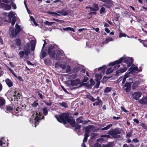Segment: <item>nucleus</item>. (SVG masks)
<instances>
[{
    "mask_svg": "<svg viewBox=\"0 0 147 147\" xmlns=\"http://www.w3.org/2000/svg\"><path fill=\"white\" fill-rule=\"evenodd\" d=\"M15 44L17 45L20 46L21 44V40L19 38L16 39L14 42Z\"/></svg>",
    "mask_w": 147,
    "mask_h": 147,
    "instance_id": "7c9ffc66",
    "label": "nucleus"
},
{
    "mask_svg": "<svg viewBox=\"0 0 147 147\" xmlns=\"http://www.w3.org/2000/svg\"><path fill=\"white\" fill-rule=\"evenodd\" d=\"M0 7L5 10H9L11 9V7L10 5L1 3H0Z\"/></svg>",
    "mask_w": 147,
    "mask_h": 147,
    "instance_id": "ddd939ff",
    "label": "nucleus"
},
{
    "mask_svg": "<svg viewBox=\"0 0 147 147\" xmlns=\"http://www.w3.org/2000/svg\"><path fill=\"white\" fill-rule=\"evenodd\" d=\"M82 117H80L78 118L76 120V121L77 123H82L83 124H85L87 123L85 121H83L82 119Z\"/></svg>",
    "mask_w": 147,
    "mask_h": 147,
    "instance_id": "4be33fe9",
    "label": "nucleus"
},
{
    "mask_svg": "<svg viewBox=\"0 0 147 147\" xmlns=\"http://www.w3.org/2000/svg\"><path fill=\"white\" fill-rule=\"evenodd\" d=\"M67 14V12L65 10L63 9L61 11V15L65 16Z\"/></svg>",
    "mask_w": 147,
    "mask_h": 147,
    "instance_id": "a18cd8bd",
    "label": "nucleus"
},
{
    "mask_svg": "<svg viewBox=\"0 0 147 147\" xmlns=\"http://www.w3.org/2000/svg\"><path fill=\"white\" fill-rule=\"evenodd\" d=\"M38 100L34 101L32 105V106L34 107H37V106H38Z\"/></svg>",
    "mask_w": 147,
    "mask_h": 147,
    "instance_id": "58836bf2",
    "label": "nucleus"
},
{
    "mask_svg": "<svg viewBox=\"0 0 147 147\" xmlns=\"http://www.w3.org/2000/svg\"><path fill=\"white\" fill-rule=\"evenodd\" d=\"M142 69L140 68L138 70V68L137 67L135 66H132L129 69V72L128 73H126L123 76H121L119 78L118 81L120 82L122 81V84H123L125 82L126 79L127 78L130 77L129 74L131 72H139L140 71H142Z\"/></svg>",
    "mask_w": 147,
    "mask_h": 147,
    "instance_id": "20e7f679",
    "label": "nucleus"
},
{
    "mask_svg": "<svg viewBox=\"0 0 147 147\" xmlns=\"http://www.w3.org/2000/svg\"><path fill=\"white\" fill-rule=\"evenodd\" d=\"M112 124H110L106 127L101 129L102 130H106L109 129L111 127H112Z\"/></svg>",
    "mask_w": 147,
    "mask_h": 147,
    "instance_id": "4c0bfd02",
    "label": "nucleus"
},
{
    "mask_svg": "<svg viewBox=\"0 0 147 147\" xmlns=\"http://www.w3.org/2000/svg\"><path fill=\"white\" fill-rule=\"evenodd\" d=\"M44 117L42 114L39 111L33 112L30 118V122L32 123H34L36 127L37 125L38 124V122L40 120Z\"/></svg>",
    "mask_w": 147,
    "mask_h": 147,
    "instance_id": "7ed1b4c3",
    "label": "nucleus"
},
{
    "mask_svg": "<svg viewBox=\"0 0 147 147\" xmlns=\"http://www.w3.org/2000/svg\"><path fill=\"white\" fill-rule=\"evenodd\" d=\"M8 70H9L11 73L16 78H17L18 76L14 72V71L9 67H8L7 68Z\"/></svg>",
    "mask_w": 147,
    "mask_h": 147,
    "instance_id": "a19ab883",
    "label": "nucleus"
},
{
    "mask_svg": "<svg viewBox=\"0 0 147 147\" xmlns=\"http://www.w3.org/2000/svg\"><path fill=\"white\" fill-rule=\"evenodd\" d=\"M5 111L7 113H9L11 112V111L13 110V108L10 105L6 106L5 108Z\"/></svg>",
    "mask_w": 147,
    "mask_h": 147,
    "instance_id": "dca6fc26",
    "label": "nucleus"
},
{
    "mask_svg": "<svg viewBox=\"0 0 147 147\" xmlns=\"http://www.w3.org/2000/svg\"><path fill=\"white\" fill-rule=\"evenodd\" d=\"M107 67L105 65H104L101 67L98 68V70L99 71L101 70L100 71L101 72V73L103 74Z\"/></svg>",
    "mask_w": 147,
    "mask_h": 147,
    "instance_id": "5701e85b",
    "label": "nucleus"
},
{
    "mask_svg": "<svg viewBox=\"0 0 147 147\" xmlns=\"http://www.w3.org/2000/svg\"><path fill=\"white\" fill-rule=\"evenodd\" d=\"M94 147H100L101 145L98 143H96L94 144Z\"/></svg>",
    "mask_w": 147,
    "mask_h": 147,
    "instance_id": "13d9d810",
    "label": "nucleus"
},
{
    "mask_svg": "<svg viewBox=\"0 0 147 147\" xmlns=\"http://www.w3.org/2000/svg\"><path fill=\"white\" fill-rule=\"evenodd\" d=\"M111 90V89L109 87H106L104 90V92L105 93H108Z\"/></svg>",
    "mask_w": 147,
    "mask_h": 147,
    "instance_id": "c03bdc74",
    "label": "nucleus"
},
{
    "mask_svg": "<svg viewBox=\"0 0 147 147\" xmlns=\"http://www.w3.org/2000/svg\"><path fill=\"white\" fill-rule=\"evenodd\" d=\"M10 32H9V34L12 37H13L15 36L18 34V33L16 32L15 31H14L13 29L12 28H11L10 29Z\"/></svg>",
    "mask_w": 147,
    "mask_h": 147,
    "instance_id": "f3484780",
    "label": "nucleus"
},
{
    "mask_svg": "<svg viewBox=\"0 0 147 147\" xmlns=\"http://www.w3.org/2000/svg\"><path fill=\"white\" fill-rule=\"evenodd\" d=\"M102 77V74L100 73H98L96 75V78L98 80H100L101 79Z\"/></svg>",
    "mask_w": 147,
    "mask_h": 147,
    "instance_id": "f704fd0d",
    "label": "nucleus"
},
{
    "mask_svg": "<svg viewBox=\"0 0 147 147\" xmlns=\"http://www.w3.org/2000/svg\"><path fill=\"white\" fill-rule=\"evenodd\" d=\"M121 61H119V60L116 61L114 62L110 63L109 64V65L110 66H113L114 65V69H113L114 70L116 69H118L119 67V63H121Z\"/></svg>",
    "mask_w": 147,
    "mask_h": 147,
    "instance_id": "1a4fd4ad",
    "label": "nucleus"
},
{
    "mask_svg": "<svg viewBox=\"0 0 147 147\" xmlns=\"http://www.w3.org/2000/svg\"><path fill=\"white\" fill-rule=\"evenodd\" d=\"M76 75L75 74L69 75L67 77V78L68 79V81H71L73 80L76 79Z\"/></svg>",
    "mask_w": 147,
    "mask_h": 147,
    "instance_id": "2eb2a0df",
    "label": "nucleus"
},
{
    "mask_svg": "<svg viewBox=\"0 0 147 147\" xmlns=\"http://www.w3.org/2000/svg\"><path fill=\"white\" fill-rule=\"evenodd\" d=\"M139 102L141 104H147V96L143 97L139 100Z\"/></svg>",
    "mask_w": 147,
    "mask_h": 147,
    "instance_id": "aec40b11",
    "label": "nucleus"
},
{
    "mask_svg": "<svg viewBox=\"0 0 147 147\" xmlns=\"http://www.w3.org/2000/svg\"><path fill=\"white\" fill-rule=\"evenodd\" d=\"M11 5L14 9H16V5L13 3H12Z\"/></svg>",
    "mask_w": 147,
    "mask_h": 147,
    "instance_id": "bf43d9fd",
    "label": "nucleus"
},
{
    "mask_svg": "<svg viewBox=\"0 0 147 147\" xmlns=\"http://www.w3.org/2000/svg\"><path fill=\"white\" fill-rule=\"evenodd\" d=\"M96 100L93 103V105L94 106H101L103 102L100 99L99 97H97L96 99H95Z\"/></svg>",
    "mask_w": 147,
    "mask_h": 147,
    "instance_id": "f8f14e48",
    "label": "nucleus"
},
{
    "mask_svg": "<svg viewBox=\"0 0 147 147\" xmlns=\"http://www.w3.org/2000/svg\"><path fill=\"white\" fill-rule=\"evenodd\" d=\"M104 139L102 138H100L99 139H98L97 140V141L100 143H101L104 140Z\"/></svg>",
    "mask_w": 147,
    "mask_h": 147,
    "instance_id": "3c124183",
    "label": "nucleus"
},
{
    "mask_svg": "<svg viewBox=\"0 0 147 147\" xmlns=\"http://www.w3.org/2000/svg\"><path fill=\"white\" fill-rule=\"evenodd\" d=\"M60 105L62 107H64L65 108H67L68 107V105L65 102H63L62 103H60Z\"/></svg>",
    "mask_w": 147,
    "mask_h": 147,
    "instance_id": "49530a36",
    "label": "nucleus"
},
{
    "mask_svg": "<svg viewBox=\"0 0 147 147\" xmlns=\"http://www.w3.org/2000/svg\"><path fill=\"white\" fill-rule=\"evenodd\" d=\"M113 119H114L118 120L120 119V117H116L115 116H113Z\"/></svg>",
    "mask_w": 147,
    "mask_h": 147,
    "instance_id": "338daca9",
    "label": "nucleus"
},
{
    "mask_svg": "<svg viewBox=\"0 0 147 147\" xmlns=\"http://www.w3.org/2000/svg\"><path fill=\"white\" fill-rule=\"evenodd\" d=\"M86 96V97L88 98L92 102H94L95 101V100H96L95 99V98H94L93 97H92V96H91L90 94L87 95Z\"/></svg>",
    "mask_w": 147,
    "mask_h": 147,
    "instance_id": "2f4dec72",
    "label": "nucleus"
},
{
    "mask_svg": "<svg viewBox=\"0 0 147 147\" xmlns=\"http://www.w3.org/2000/svg\"><path fill=\"white\" fill-rule=\"evenodd\" d=\"M14 111L16 113H17L19 112L21 110L20 108L18 107L17 108L14 109Z\"/></svg>",
    "mask_w": 147,
    "mask_h": 147,
    "instance_id": "8fccbe9b",
    "label": "nucleus"
},
{
    "mask_svg": "<svg viewBox=\"0 0 147 147\" xmlns=\"http://www.w3.org/2000/svg\"><path fill=\"white\" fill-rule=\"evenodd\" d=\"M140 84L139 81H136L134 82L132 86V88L133 89H134L137 86Z\"/></svg>",
    "mask_w": 147,
    "mask_h": 147,
    "instance_id": "393cba45",
    "label": "nucleus"
},
{
    "mask_svg": "<svg viewBox=\"0 0 147 147\" xmlns=\"http://www.w3.org/2000/svg\"><path fill=\"white\" fill-rule=\"evenodd\" d=\"M134 121L135 122H136V123H139V121L137 119H134Z\"/></svg>",
    "mask_w": 147,
    "mask_h": 147,
    "instance_id": "774afa93",
    "label": "nucleus"
},
{
    "mask_svg": "<svg viewBox=\"0 0 147 147\" xmlns=\"http://www.w3.org/2000/svg\"><path fill=\"white\" fill-rule=\"evenodd\" d=\"M90 83L93 86L94 85L95 83L94 82V81L93 80V79H92L91 78L90 79Z\"/></svg>",
    "mask_w": 147,
    "mask_h": 147,
    "instance_id": "4d7b16f0",
    "label": "nucleus"
},
{
    "mask_svg": "<svg viewBox=\"0 0 147 147\" xmlns=\"http://www.w3.org/2000/svg\"><path fill=\"white\" fill-rule=\"evenodd\" d=\"M93 7L95 9V11H97L99 9L98 7V4H97L94 3L93 5Z\"/></svg>",
    "mask_w": 147,
    "mask_h": 147,
    "instance_id": "c9c22d12",
    "label": "nucleus"
},
{
    "mask_svg": "<svg viewBox=\"0 0 147 147\" xmlns=\"http://www.w3.org/2000/svg\"><path fill=\"white\" fill-rule=\"evenodd\" d=\"M133 80L131 78H129L128 79V82L126 83H129L130 84V85L131 86V84L133 82Z\"/></svg>",
    "mask_w": 147,
    "mask_h": 147,
    "instance_id": "603ef678",
    "label": "nucleus"
},
{
    "mask_svg": "<svg viewBox=\"0 0 147 147\" xmlns=\"http://www.w3.org/2000/svg\"><path fill=\"white\" fill-rule=\"evenodd\" d=\"M121 110H122V111H123L125 113L127 112V111L123 107H121Z\"/></svg>",
    "mask_w": 147,
    "mask_h": 147,
    "instance_id": "e2e57ef3",
    "label": "nucleus"
},
{
    "mask_svg": "<svg viewBox=\"0 0 147 147\" xmlns=\"http://www.w3.org/2000/svg\"><path fill=\"white\" fill-rule=\"evenodd\" d=\"M48 13L49 14L51 15L52 16H60L61 15L60 14H58L55 12L52 11H48Z\"/></svg>",
    "mask_w": 147,
    "mask_h": 147,
    "instance_id": "e433bc0d",
    "label": "nucleus"
},
{
    "mask_svg": "<svg viewBox=\"0 0 147 147\" xmlns=\"http://www.w3.org/2000/svg\"><path fill=\"white\" fill-rule=\"evenodd\" d=\"M113 39L112 38H107L104 41L103 43L107 44L110 41H113Z\"/></svg>",
    "mask_w": 147,
    "mask_h": 147,
    "instance_id": "72a5a7b5",
    "label": "nucleus"
},
{
    "mask_svg": "<svg viewBox=\"0 0 147 147\" xmlns=\"http://www.w3.org/2000/svg\"><path fill=\"white\" fill-rule=\"evenodd\" d=\"M14 16L13 13L12 11H10L8 15V17L9 19V22H10L11 18Z\"/></svg>",
    "mask_w": 147,
    "mask_h": 147,
    "instance_id": "cd10ccee",
    "label": "nucleus"
},
{
    "mask_svg": "<svg viewBox=\"0 0 147 147\" xmlns=\"http://www.w3.org/2000/svg\"><path fill=\"white\" fill-rule=\"evenodd\" d=\"M105 8H104L103 7H102L100 9V14L102 13H103L105 11Z\"/></svg>",
    "mask_w": 147,
    "mask_h": 147,
    "instance_id": "864d4df0",
    "label": "nucleus"
},
{
    "mask_svg": "<svg viewBox=\"0 0 147 147\" xmlns=\"http://www.w3.org/2000/svg\"><path fill=\"white\" fill-rule=\"evenodd\" d=\"M6 84L9 87H11L13 85L12 81L10 80L7 78L5 80Z\"/></svg>",
    "mask_w": 147,
    "mask_h": 147,
    "instance_id": "6ab92c4d",
    "label": "nucleus"
},
{
    "mask_svg": "<svg viewBox=\"0 0 147 147\" xmlns=\"http://www.w3.org/2000/svg\"><path fill=\"white\" fill-rule=\"evenodd\" d=\"M5 141L3 138H1L0 140V146H2V147H5Z\"/></svg>",
    "mask_w": 147,
    "mask_h": 147,
    "instance_id": "a878e982",
    "label": "nucleus"
},
{
    "mask_svg": "<svg viewBox=\"0 0 147 147\" xmlns=\"http://www.w3.org/2000/svg\"><path fill=\"white\" fill-rule=\"evenodd\" d=\"M119 61L126 63L127 66L129 67L133 63V59L130 57H123L119 59Z\"/></svg>",
    "mask_w": 147,
    "mask_h": 147,
    "instance_id": "423d86ee",
    "label": "nucleus"
},
{
    "mask_svg": "<svg viewBox=\"0 0 147 147\" xmlns=\"http://www.w3.org/2000/svg\"><path fill=\"white\" fill-rule=\"evenodd\" d=\"M80 70L79 68L77 66L75 67L73 69V71L74 72H76L79 71Z\"/></svg>",
    "mask_w": 147,
    "mask_h": 147,
    "instance_id": "de8ad7c7",
    "label": "nucleus"
},
{
    "mask_svg": "<svg viewBox=\"0 0 147 147\" xmlns=\"http://www.w3.org/2000/svg\"><path fill=\"white\" fill-rule=\"evenodd\" d=\"M43 113L45 115H47L48 114V111L47 108L46 107H44L43 109Z\"/></svg>",
    "mask_w": 147,
    "mask_h": 147,
    "instance_id": "37998d69",
    "label": "nucleus"
},
{
    "mask_svg": "<svg viewBox=\"0 0 147 147\" xmlns=\"http://www.w3.org/2000/svg\"><path fill=\"white\" fill-rule=\"evenodd\" d=\"M60 66L63 69H65L66 67V65L64 64H61L60 65Z\"/></svg>",
    "mask_w": 147,
    "mask_h": 147,
    "instance_id": "5fc2aeb1",
    "label": "nucleus"
},
{
    "mask_svg": "<svg viewBox=\"0 0 147 147\" xmlns=\"http://www.w3.org/2000/svg\"><path fill=\"white\" fill-rule=\"evenodd\" d=\"M126 35L125 34L123 33H120L119 34V37L121 38L123 37H126Z\"/></svg>",
    "mask_w": 147,
    "mask_h": 147,
    "instance_id": "6e6d98bb",
    "label": "nucleus"
},
{
    "mask_svg": "<svg viewBox=\"0 0 147 147\" xmlns=\"http://www.w3.org/2000/svg\"><path fill=\"white\" fill-rule=\"evenodd\" d=\"M44 102L47 105L50 106L51 105V102H48L45 101H44Z\"/></svg>",
    "mask_w": 147,
    "mask_h": 147,
    "instance_id": "680f3d73",
    "label": "nucleus"
},
{
    "mask_svg": "<svg viewBox=\"0 0 147 147\" xmlns=\"http://www.w3.org/2000/svg\"><path fill=\"white\" fill-rule=\"evenodd\" d=\"M43 40L44 41V43L43 45V47L42 48V49L41 53V55H42V57L43 58L45 57L46 55V52H43L42 50V49L44 48V47L45 45L46 42L45 40Z\"/></svg>",
    "mask_w": 147,
    "mask_h": 147,
    "instance_id": "b1692460",
    "label": "nucleus"
},
{
    "mask_svg": "<svg viewBox=\"0 0 147 147\" xmlns=\"http://www.w3.org/2000/svg\"><path fill=\"white\" fill-rule=\"evenodd\" d=\"M5 103V101L4 99L2 97H0V107L3 106Z\"/></svg>",
    "mask_w": 147,
    "mask_h": 147,
    "instance_id": "c756f323",
    "label": "nucleus"
},
{
    "mask_svg": "<svg viewBox=\"0 0 147 147\" xmlns=\"http://www.w3.org/2000/svg\"><path fill=\"white\" fill-rule=\"evenodd\" d=\"M127 69V68L126 67H124L123 68H120L119 69L116 71V74L117 75H119L120 74L125 72Z\"/></svg>",
    "mask_w": 147,
    "mask_h": 147,
    "instance_id": "4468645a",
    "label": "nucleus"
},
{
    "mask_svg": "<svg viewBox=\"0 0 147 147\" xmlns=\"http://www.w3.org/2000/svg\"><path fill=\"white\" fill-rule=\"evenodd\" d=\"M123 88L125 90V91L127 92H128L131 90V85L129 83H126Z\"/></svg>",
    "mask_w": 147,
    "mask_h": 147,
    "instance_id": "a211bd4d",
    "label": "nucleus"
},
{
    "mask_svg": "<svg viewBox=\"0 0 147 147\" xmlns=\"http://www.w3.org/2000/svg\"><path fill=\"white\" fill-rule=\"evenodd\" d=\"M68 30L72 31L73 32H74L75 31L74 30L73 28L70 27H69Z\"/></svg>",
    "mask_w": 147,
    "mask_h": 147,
    "instance_id": "0e129e2a",
    "label": "nucleus"
},
{
    "mask_svg": "<svg viewBox=\"0 0 147 147\" xmlns=\"http://www.w3.org/2000/svg\"><path fill=\"white\" fill-rule=\"evenodd\" d=\"M105 30L107 33H109L110 32V30L107 28H105Z\"/></svg>",
    "mask_w": 147,
    "mask_h": 147,
    "instance_id": "69168bd1",
    "label": "nucleus"
},
{
    "mask_svg": "<svg viewBox=\"0 0 147 147\" xmlns=\"http://www.w3.org/2000/svg\"><path fill=\"white\" fill-rule=\"evenodd\" d=\"M48 53L52 57V59L57 60L61 59L62 57L63 56L64 52L62 51L58 50L55 51V49L53 46H51L48 49Z\"/></svg>",
    "mask_w": 147,
    "mask_h": 147,
    "instance_id": "f03ea898",
    "label": "nucleus"
},
{
    "mask_svg": "<svg viewBox=\"0 0 147 147\" xmlns=\"http://www.w3.org/2000/svg\"><path fill=\"white\" fill-rule=\"evenodd\" d=\"M31 49L32 51H33L36 45V42L34 40L31 41Z\"/></svg>",
    "mask_w": 147,
    "mask_h": 147,
    "instance_id": "412c9836",
    "label": "nucleus"
},
{
    "mask_svg": "<svg viewBox=\"0 0 147 147\" xmlns=\"http://www.w3.org/2000/svg\"><path fill=\"white\" fill-rule=\"evenodd\" d=\"M30 19L32 24L33 25H34L35 26H37V24L35 21L34 18L32 16H31L30 17Z\"/></svg>",
    "mask_w": 147,
    "mask_h": 147,
    "instance_id": "bb28decb",
    "label": "nucleus"
},
{
    "mask_svg": "<svg viewBox=\"0 0 147 147\" xmlns=\"http://www.w3.org/2000/svg\"><path fill=\"white\" fill-rule=\"evenodd\" d=\"M67 82L69 85L74 86H78L80 84V82L79 79H76L71 81H68Z\"/></svg>",
    "mask_w": 147,
    "mask_h": 147,
    "instance_id": "6e6552de",
    "label": "nucleus"
},
{
    "mask_svg": "<svg viewBox=\"0 0 147 147\" xmlns=\"http://www.w3.org/2000/svg\"><path fill=\"white\" fill-rule=\"evenodd\" d=\"M119 134V132L118 131V132H117L116 131H112V133H111V134Z\"/></svg>",
    "mask_w": 147,
    "mask_h": 147,
    "instance_id": "052dcab7",
    "label": "nucleus"
},
{
    "mask_svg": "<svg viewBox=\"0 0 147 147\" xmlns=\"http://www.w3.org/2000/svg\"><path fill=\"white\" fill-rule=\"evenodd\" d=\"M94 128V127L92 125H90L87 126L85 128L86 132L84 134V137L83 140V142H86L87 140V138L89 136V132H91Z\"/></svg>",
    "mask_w": 147,
    "mask_h": 147,
    "instance_id": "0eeeda50",
    "label": "nucleus"
},
{
    "mask_svg": "<svg viewBox=\"0 0 147 147\" xmlns=\"http://www.w3.org/2000/svg\"><path fill=\"white\" fill-rule=\"evenodd\" d=\"M55 22H49L47 21H46L45 22H44V24H47L48 26H51L53 24L55 23Z\"/></svg>",
    "mask_w": 147,
    "mask_h": 147,
    "instance_id": "79ce46f5",
    "label": "nucleus"
},
{
    "mask_svg": "<svg viewBox=\"0 0 147 147\" xmlns=\"http://www.w3.org/2000/svg\"><path fill=\"white\" fill-rule=\"evenodd\" d=\"M142 95L141 92H135L132 94L133 98L136 100H138Z\"/></svg>",
    "mask_w": 147,
    "mask_h": 147,
    "instance_id": "9b49d317",
    "label": "nucleus"
},
{
    "mask_svg": "<svg viewBox=\"0 0 147 147\" xmlns=\"http://www.w3.org/2000/svg\"><path fill=\"white\" fill-rule=\"evenodd\" d=\"M12 100H13V99L14 100H15L16 98L17 99H18V98H20V97L21 96V94L20 93L16 91H13L12 92Z\"/></svg>",
    "mask_w": 147,
    "mask_h": 147,
    "instance_id": "9d476101",
    "label": "nucleus"
},
{
    "mask_svg": "<svg viewBox=\"0 0 147 147\" xmlns=\"http://www.w3.org/2000/svg\"><path fill=\"white\" fill-rule=\"evenodd\" d=\"M15 31L16 32L18 33L20 32L21 30V29L19 26L18 24H16L15 26Z\"/></svg>",
    "mask_w": 147,
    "mask_h": 147,
    "instance_id": "c85d7f7f",
    "label": "nucleus"
},
{
    "mask_svg": "<svg viewBox=\"0 0 147 147\" xmlns=\"http://www.w3.org/2000/svg\"><path fill=\"white\" fill-rule=\"evenodd\" d=\"M55 117L57 120L60 123H63L64 124L67 123H69L71 125L75 127L76 129H80L81 128L80 125H75V120L72 118L69 117L68 114L67 113H62L59 116V117H57L56 115H55Z\"/></svg>",
    "mask_w": 147,
    "mask_h": 147,
    "instance_id": "f257e3e1",
    "label": "nucleus"
},
{
    "mask_svg": "<svg viewBox=\"0 0 147 147\" xmlns=\"http://www.w3.org/2000/svg\"><path fill=\"white\" fill-rule=\"evenodd\" d=\"M66 67V72H68L70 71V67L69 65H68Z\"/></svg>",
    "mask_w": 147,
    "mask_h": 147,
    "instance_id": "09e8293b",
    "label": "nucleus"
},
{
    "mask_svg": "<svg viewBox=\"0 0 147 147\" xmlns=\"http://www.w3.org/2000/svg\"><path fill=\"white\" fill-rule=\"evenodd\" d=\"M114 69L112 67L108 68H107V71L106 73L107 74H110V73H112L113 72Z\"/></svg>",
    "mask_w": 147,
    "mask_h": 147,
    "instance_id": "473e14b6",
    "label": "nucleus"
},
{
    "mask_svg": "<svg viewBox=\"0 0 147 147\" xmlns=\"http://www.w3.org/2000/svg\"><path fill=\"white\" fill-rule=\"evenodd\" d=\"M30 53V44L27 43L24 47L23 51H20L19 54L20 58H24V60H26L29 59L28 55Z\"/></svg>",
    "mask_w": 147,
    "mask_h": 147,
    "instance_id": "39448f33",
    "label": "nucleus"
},
{
    "mask_svg": "<svg viewBox=\"0 0 147 147\" xmlns=\"http://www.w3.org/2000/svg\"><path fill=\"white\" fill-rule=\"evenodd\" d=\"M16 18L15 16H14L13 18V19L11 21V25L12 26H13L16 22Z\"/></svg>",
    "mask_w": 147,
    "mask_h": 147,
    "instance_id": "ea45409f",
    "label": "nucleus"
}]
</instances>
